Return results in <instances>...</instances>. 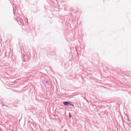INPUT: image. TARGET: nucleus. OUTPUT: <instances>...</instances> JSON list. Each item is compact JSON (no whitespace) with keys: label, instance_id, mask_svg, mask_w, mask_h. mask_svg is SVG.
I'll return each instance as SVG.
<instances>
[{"label":"nucleus","instance_id":"nucleus-1","mask_svg":"<svg viewBox=\"0 0 131 131\" xmlns=\"http://www.w3.org/2000/svg\"><path fill=\"white\" fill-rule=\"evenodd\" d=\"M63 104L65 106H69V105H70L71 106H73V107H74V105H73L72 104H70V103H69V102H67V101H64L63 102Z\"/></svg>","mask_w":131,"mask_h":131},{"label":"nucleus","instance_id":"nucleus-2","mask_svg":"<svg viewBox=\"0 0 131 131\" xmlns=\"http://www.w3.org/2000/svg\"><path fill=\"white\" fill-rule=\"evenodd\" d=\"M69 117L70 118H71L72 116H71V114H70V113H69Z\"/></svg>","mask_w":131,"mask_h":131}]
</instances>
